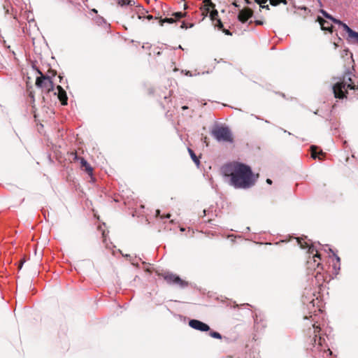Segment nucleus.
I'll list each match as a JSON object with an SVG mask.
<instances>
[{"label":"nucleus","instance_id":"obj_1","mask_svg":"<svg viewBox=\"0 0 358 358\" xmlns=\"http://www.w3.org/2000/svg\"><path fill=\"white\" fill-rule=\"evenodd\" d=\"M230 171V185L236 189H249L255 184L252 169L241 162H234L225 168Z\"/></svg>","mask_w":358,"mask_h":358},{"label":"nucleus","instance_id":"obj_2","mask_svg":"<svg viewBox=\"0 0 358 358\" xmlns=\"http://www.w3.org/2000/svg\"><path fill=\"white\" fill-rule=\"evenodd\" d=\"M297 244L299 245L300 248L302 249H308V252L310 255H313L312 257H309V259L307 261L308 268H319L320 266L321 260L320 254L318 252V250L316 249L312 243L308 241H304L303 238H296Z\"/></svg>","mask_w":358,"mask_h":358},{"label":"nucleus","instance_id":"obj_3","mask_svg":"<svg viewBox=\"0 0 358 358\" xmlns=\"http://www.w3.org/2000/svg\"><path fill=\"white\" fill-rule=\"evenodd\" d=\"M352 78H348V82L345 81V78L343 80L337 82L333 87L332 90L334 94V96L337 99H343L346 97L348 91L347 89L355 90V85L352 84Z\"/></svg>","mask_w":358,"mask_h":358},{"label":"nucleus","instance_id":"obj_4","mask_svg":"<svg viewBox=\"0 0 358 358\" xmlns=\"http://www.w3.org/2000/svg\"><path fill=\"white\" fill-rule=\"evenodd\" d=\"M211 134L218 142L233 143L232 133L227 127H217L212 130Z\"/></svg>","mask_w":358,"mask_h":358},{"label":"nucleus","instance_id":"obj_5","mask_svg":"<svg viewBox=\"0 0 358 358\" xmlns=\"http://www.w3.org/2000/svg\"><path fill=\"white\" fill-rule=\"evenodd\" d=\"M312 322H314L313 324V334L314 336L311 339V342H313V347L318 349L322 348L323 347V341H324V339L320 336L319 334L320 331V326L317 325V321L315 320L316 315H310ZM322 349H320L322 350Z\"/></svg>","mask_w":358,"mask_h":358},{"label":"nucleus","instance_id":"obj_6","mask_svg":"<svg viewBox=\"0 0 358 358\" xmlns=\"http://www.w3.org/2000/svg\"><path fill=\"white\" fill-rule=\"evenodd\" d=\"M38 73L41 76L38 77L36 80V85L47 91L48 93L54 91V83L49 76H44L40 71Z\"/></svg>","mask_w":358,"mask_h":358},{"label":"nucleus","instance_id":"obj_7","mask_svg":"<svg viewBox=\"0 0 358 358\" xmlns=\"http://www.w3.org/2000/svg\"><path fill=\"white\" fill-rule=\"evenodd\" d=\"M164 279L166 282L171 285H176L180 288H185L188 286V282L182 280L178 275L173 273H165L163 275Z\"/></svg>","mask_w":358,"mask_h":358},{"label":"nucleus","instance_id":"obj_8","mask_svg":"<svg viewBox=\"0 0 358 358\" xmlns=\"http://www.w3.org/2000/svg\"><path fill=\"white\" fill-rule=\"evenodd\" d=\"M189 326L191 328L200 331H208L210 329L209 325L195 319H192L189 321Z\"/></svg>","mask_w":358,"mask_h":358},{"label":"nucleus","instance_id":"obj_9","mask_svg":"<svg viewBox=\"0 0 358 358\" xmlns=\"http://www.w3.org/2000/svg\"><path fill=\"white\" fill-rule=\"evenodd\" d=\"M253 15V11L250 8L241 10L238 15V19L242 23H245Z\"/></svg>","mask_w":358,"mask_h":358},{"label":"nucleus","instance_id":"obj_10","mask_svg":"<svg viewBox=\"0 0 358 358\" xmlns=\"http://www.w3.org/2000/svg\"><path fill=\"white\" fill-rule=\"evenodd\" d=\"M53 94L57 96V98L60 101L62 105H67L68 97L66 92L60 85L57 86V91H53Z\"/></svg>","mask_w":358,"mask_h":358},{"label":"nucleus","instance_id":"obj_11","mask_svg":"<svg viewBox=\"0 0 358 358\" xmlns=\"http://www.w3.org/2000/svg\"><path fill=\"white\" fill-rule=\"evenodd\" d=\"M74 159L76 160H80L81 166L85 168V171L89 176H92L93 169L91 165L85 160L83 157H78L76 154H75Z\"/></svg>","mask_w":358,"mask_h":358},{"label":"nucleus","instance_id":"obj_12","mask_svg":"<svg viewBox=\"0 0 358 358\" xmlns=\"http://www.w3.org/2000/svg\"><path fill=\"white\" fill-rule=\"evenodd\" d=\"M341 26L343 27V30L348 33L349 38H353L356 42H357L358 32L352 30L348 24L344 22H343Z\"/></svg>","mask_w":358,"mask_h":358},{"label":"nucleus","instance_id":"obj_13","mask_svg":"<svg viewBox=\"0 0 358 358\" xmlns=\"http://www.w3.org/2000/svg\"><path fill=\"white\" fill-rule=\"evenodd\" d=\"M341 26L343 27V30L348 33L349 38H353L356 42H357L358 32L352 30L348 24L344 22H343Z\"/></svg>","mask_w":358,"mask_h":358},{"label":"nucleus","instance_id":"obj_14","mask_svg":"<svg viewBox=\"0 0 358 358\" xmlns=\"http://www.w3.org/2000/svg\"><path fill=\"white\" fill-rule=\"evenodd\" d=\"M317 21L320 23L321 29L322 30L328 31L329 32L333 31V25L330 24L328 21L324 20L320 16L317 17Z\"/></svg>","mask_w":358,"mask_h":358},{"label":"nucleus","instance_id":"obj_15","mask_svg":"<svg viewBox=\"0 0 358 358\" xmlns=\"http://www.w3.org/2000/svg\"><path fill=\"white\" fill-rule=\"evenodd\" d=\"M184 14L182 12H176L173 14V16H174V18L170 17V18H165L164 22H168V23H173L175 22V20H179L183 17Z\"/></svg>","mask_w":358,"mask_h":358},{"label":"nucleus","instance_id":"obj_16","mask_svg":"<svg viewBox=\"0 0 358 358\" xmlns=\"http://www.w3.org/2000/svg\"><path fill=\"white\" fill-rule=\"evenodd\" d=\"M188 152L189 153V155L192 158V159L194 161V162L197 165L199 166L200 162H199V158L196 157V154L194 152V151L190 149V148H188Z\"/></svg>","mask_w":358,"mask_h":358},{"label":"nucleus","instance_id":"obj_17","mask_svg":"<svg viewBox=\"0 0 358 358\" xmlns=\"http://www.w3.org/2000/svg\"><path fill=\"white\" fill-rule=\"evenodd\" d=\"M117 3L121 6L126 5L132 6L135 4V1L134 0H117Z\"/></svg>","mask_w":358,"mask_h":358},{"label":"nucleus","instance_id":"obj_18","mask_svg":"<svg viewBox=\"0 0 358 358\" xmlns=\"http://www.w3.org/2000/svg\"><path fill=\"white\" fill-rule=\"evenodd\" d=\"M282 3L283 4L286 5L287 4V0H270V3L272 6H278L279 3Z\"/></svg>","mask_w":358,"mask_h":358},{"label":"nucleus","instance_id":"obj_19","mask_svg":"<svg viewBox=\"0 0 358 358\" xmlns=\"http://www.w3.org/2000/svg\"><path fill=\"white\" fill-rule=\"evenodd\" d=\"M209 335L212 338H217V339H221L222 338V335L219 332H217V331H210V333H209Z\"/></svg>","mask_w":358,"mask_h":358},{"label":"nucleus","instance_id":"obj_20","mask_svg":"<svg viewBox=\"0 0 358 358\" xmlns=\"http://www.w3.org/2000/svg\"><path fill=\"white\" fill-rule=\"evenodd\" d=\"M311 157L313 159H316L317 157V152L316 151L317 148L314 145L311 146Z\"/></svg>","mask_w":358,"mask_h":358},{"label":"nucleus","instance_id":"obj_21","mask_svg":"<svg viewBox=\"0 0 358 358\" xmlns=\"http://www.w3.org/2000/svg\"><path fill=\"white\" fill-rule=\"evenodd\" d=\"M320 13L327 19L330 20L331 17V15H330L329 13H327L326 10L321 9L320 10Z\"/></svg>","mask_w":358,"mask_h":358},{"label":"nucleus","instance_id":"obj_22","mask_svg":"<svg viewBox=\"0 0 358 358\" xmlns=\"http://www.w3.org/2000/svg\"><path fill=\"white\" fill-rule=\"evenodd\" d=\"M330 20L338 25H341V24H343V22L341 20L336 19V18L334 17L333 16H331V17L330 18Z\"/></svg>","mask_w":358,"mask_h":358},{"label":"nucleus","instance_id":"obj_23","mask_svg":"<svg viewBox=\"0 0 358 358\" xmlns=\"http://www.w3.org/2000/svg\"><path fill=\"white\" fill-rule=\"evenodd\" d=\"M331 355V351L329 350V349H327V350H325L324 349V355L323 356H326V357H328V356H330Z\"/></svg>","mask_w":358,"mask_h":358},{"label":"nucleus","instance_id":"obj_24","mask_svg":"<svg viewBox=\"0 0 358 358\" xmlns=\"http://www.w3.org/2000/svg\"><path fill=\"white\" fill-rule=\"evenodd\" d=\"M329 251L333 253V255L335 256L336 257V259L337 261V262H340L341 259H340V257L338 256H337L336 254L334 253L333 250L331 249V248H329Z\"/></svg>","mask_w":358,"mask_h":358},{"label":"nucleus","instance_id":"obj_25","mask_svg":"<svg viewBox=\"0 0 358 358\" xmlns=\"http://www.w3.org/2000/svg\"><path fill=\"white\" fill-rule=\"evenodd\" d=\"M255 23L257 24V25H262L264 24V22L262 21V20H255Z\"/></svg>","mask_w":358,"mask_h":358},{"label":"nucleus","instance_id":"obj_26","mask_svg":"<svg viewBox=\"0 0 358 358\" xmlns=\"http://www.w3.org/2000/svg\"><path fill=\"white\" fill-rule=\"evenodd\" d=\"M266 2H267V0H259V3H257L259 4V6H261V5H264Z\"/></svg>","mask_w":358,"mask_h":358},{"label":"nucleus","instance_id":"obj_27","mask_svg":"<svg viewBox=\"0 0 358 358\" xmlns=\"http://www.w3.org/2000/svg\"><path fill=\"white\" fill-rule=\"evenodd\" d=\"M217 24H218V27H219L220 28H221V27H223L222 22H221V20H218V21H217Z\"/></svg>","mask_w":358,"mask_h":358},{"label":"nucleus","instance_id":"obj_28","mask_svg":"<svg viewBox=\"0 0 358 358\" xmlns=\"http://www.w3.org/2000/svg\"><path fill=\"white\" fill-rule=\"evenodd\" d=\"M185 75L186 76H192L193 75L192 74V73L189 71H186L185 72Z\"/></svg>","mask_w":358,"mask_h":358},{"label":"nucleus","instance_id":"obj_29","mask_svg":"<svg viewBox=\"0 0 358 358\" xmlns=\"http://www.w3.org/2000/svg\"><path fill=\"white\" fill-rule=\"evenodd\" d=\"M260 7L262 8L268 9V10L269 9V7H268V5H266V6L265 5H261Z\"/></svg>","mask_w":358,"mask_h":358},{"label":"nucleus","instance_id":"obj_30","mask_svg":"<svg viewBox=\"0 0 358 358\" xmlns=\"http://www.w3.org/2000/svg\"><path fill=\"white\" fill-rule=\"evenodd\" d=\"M232 4H233L234 6H235L236 8H239L240 7V6L236 1L233 2Z\"/></svg>","mask_w":358,"mask_h":358},{"label":"nucleus","instance_id":"obj_31","mask_svg":"<svg viewBox=\"0 0 358 358\" xmlns=\"http://www.w3.org/2000/svg\"><path fill=\"white\" fill-rule=\"evenodd\" d=\"M256 3H259V0H255ZM247 4H250L251 2L249 0H245Z\"/></svg>","mask_w":358,"mask_h":358},{"label":"nucleus","instance_id":"obj_32","mask_svg":"<svg viewBox=\"0 0 358 358\" xmlns=\"http://www.w3.org/2000/svg\"><path fill=\"white\" fill-rule=\"evenodd\" d=\"M266 182H267L268 184H269V185H271V184H272V180H271V179H269V178H267V179H266Z\"/></svg>","mask_w":358,"mask_h":358},{"label":"nucleus","instance_id":"obj_33","mask_svg":"<svg viewBox=\"0 0 358 358\" xmlns=\"http://www.w3.org/2000/svg\"><path fill=\"white\" fill-rule=\"evenodd\" d=\"M181 28L184 29V28H187L186 25H185V23L184 22H182L181 26H180Z\"/></svg>","mask_w":358,"mask_h":358},{"label":"nucleus","instance_id":"obj_34","mask_svg":"<svg viewBox=\"0 0 358 358\" xmlns=\"http://www.w3.org/2000/svg\"><path fill=\"white\" fill-rule=\"evenodd\" d=\"M317 1L319 3L320 6H322V1L320 0H317Z\"/></svg>","mask_w":358,"mask_h":358},{"label":"nucleus","instance_id":"obj_35","mask_svg":"<svg viewBox=\"0 0 358 358\" xmlns=\"http://www.w3.org/2000/svg\"><path fill=\"white\" fill-rule=\"evenodd\" d=\"M182 110H186V109H187V106H184L182 107Z\"/></svg>","mask_w":358,"mask_h":358},{"label":"nucleus","instance_id":"obj_36","mask_svg":"<svg viewBox=\"0 0 358 358\" xmlns=\"http://www.w3.org/2000/svg\"><path fill=\"white\" fill-rule=\"evenodd\" d=\"M170 217H171V215H170V214H167V215L165 216V217H166V218H169Z\"/></svg>","mask_w":358,"mask_h":358},{"label":"nucleus","instance_id":"obj_37","mask_svg":"<svg viewBox=\"0 0 358 358\" xmlns=\"http://www.w3.org/2000/svg\"><path fill=\"white\" fill-rule=\"evenodd\" d=\"M159 213H160L159 210H157V211H156L157 215H159Z\"/></svg>","mask_w":358,"mask_h":358},{"label":"nucleus","instance_id":"obj_38","mask_svg":"<svg viewBox=\"0 0 358 358\" xmlns=\"http://www.w3.org/2000/svg\"><path fill=\"white\" fill-rule=\"evenodd\" d=\"M225 33H226V34H231V33H230V32H229V31H228V30H227V31H225Z\"/></svg>","mask_w":358,"mask_h":358},{"label":"nucleus","instance_id":"obj_39","mask_svg":"<svg viewBox=\"0 0 358 358\" xmlns=\"http://www.w3.org/2000/svg\"><path fill=\"white\" fill-rule=\"evenodd\" d=\"M334 45H335V48H336V47H337V44H336V43H335V42H334Z\"/></svg>","mask_w":358,"mask_h":358},{"label":"nucleus","instance_id":"obj_40","mask_svg":"<svg viewBox=\"0 0 358 358\" xmlns=\"http://www.w3.org/2000/svg\"><path fill=\"white\" fill-rule=\"evenodd\" d=\"M301 9L306 10V7H303Z\"/></svg>","mask_w":358,"mask_h":358},{"label":"nucleus","instance_id":"obj_41","mask_svg":"<svg viewBox=\"0 0 358 358\" xmlns=\"http://www.w3.org/2000/svg\"><path fill=\"white\" fill-rule=\"evenodd\" d=\"M246 229H247V231H250V227H248L246 228Z\"/></svg>","mask_w":358,"mask_h":358},{"label":"nucleus","instance_id":"obj_42","mask_svg":"<svg viewBox=\"0 0 358 358\" xmlns=\"http://www.w3.org/2000/svg\"><path fill=\"white\" fill-rule=\"evenodd\" d=\"M257 319H255V324H257Z\"/></svg>","mask_w":358,"mask_h":358},{"label":"nucleus","instance_id":"obj_43","mask_svg":"<svg viewBox=\"0 0 358 358\" xmlns=\"http://www.w3.org/2000/svg\"><path fill=\"white\" fill-rule=\"evenodd\" d=\"M131 264H134V265L136 264V263L134 262H133V261L131 262Z\"/></svg>","mask_w":358,"mask_h":358},{"label":"nucleus","instance_id":"obj_44","mask_svg":"<svg viewBox=\"0 0 358 358\" xmlns=\"http://www.w3.org/2000/svg\"><path fill=\"white\" fill-rule=\"evenodd\" d=\"M314 302V299H313L311 301H310V303H313Z\"/></svg>","mask_w":358,"mask_h":358},{"label":"nucleus","instance_id":"obj_45","mask_svg":"<svg viewBox=\"0 0 358 358\" xmlns=\"http://www.w3.org/2000/svg\"><path fill=\"white\" fill-rule=\"evenodd\" d=\"M59 78H60V82L62 81V76H59Z\"/></svg>","mask_w":358,"mask_h":358},{"label":"nucleus","instance_id":"obj_46","mask_svg":"<svg viewBox=\"0 0 358 358\" xmlns=\"http://www.w3.org/2000/svg\"><path fill=\"white\" fill-rule=\"evenodd\" d=\"M94 13H96V10L95 9H93Z\"/></svg>","mask_w":358,"mask_h":358},{"label":"nucleus","instance_id":"obj_47","mask_svg":"<svg viewBox=\"0 0 358 358\" xmlns=\"http://www.w3.org/2000/svg\"><path fill=\"white\" fill-rule=\"evenodd\" d=\"M207 1H210V0H206Z\"/></svg>","mask_w":358,"mask_h":358},{"label":"nucleus","instance_id":"obj_48","mask_svg":"<svg viewBox=\"0 0 358 358\" xmlns=\"http://www.w3.org/2000/svg\"><path fill=\"white\" fill-rule=\"evenodd\" d=\"M357 43H358V40H357Z\"/></svg>","mask_w":358,"mask_h":358}]
</instances>
